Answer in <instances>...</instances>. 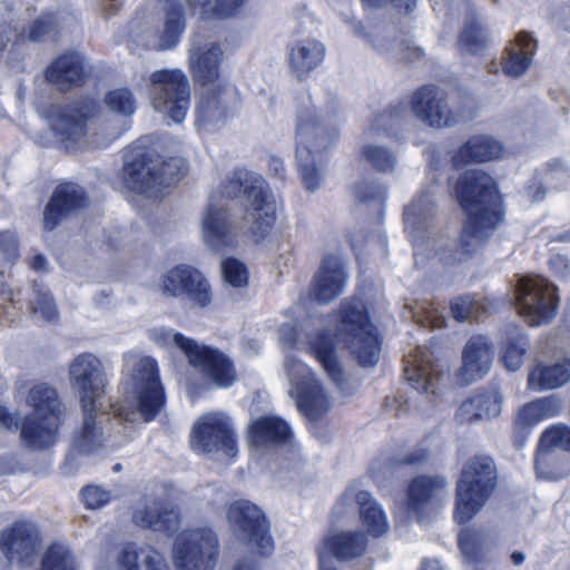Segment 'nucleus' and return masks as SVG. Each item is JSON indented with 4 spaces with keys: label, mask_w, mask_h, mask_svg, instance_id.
I'll return each instance as SVG.
<instances>
[{
    "label": "nucleus",
    "mask_w": 570,
    "mask_h": 570,
    "mask_svg": "<svg viewBox=\"0 0 570 570\" xmlns=\"http://www.w3.org/2000/svg\"><path fill=\"white\" fill-rule=\"evenodd\" d=\"M537 50V40L528 32H519L507 48L503 71L507 76L519 78L525 73L532 63Z\"/></svg>",
    "instance_id": "obj_40"
},
{
    "label": "nucleus",
    "mask_w": 570,
    "mask_h": 570,
    "mask_svg": "<svg viewBox=\"0 0 570 570\" xmlns=\"http://www.w3.org/2000/svg\"><path fill=\"white\" fill-rule=\"evenodd\" d=\"M346 279L347 273L342 257L334 254L326 255L314 276L308 297L301 298L298 306L305 307L313 299L322 304L333 302L343 294Z\"/></svg>",
    "instance_id": "obj_23"
},
{
    "label": "nucleus",
    "mask_w": 570,
    "mask_h": 570,
    "mask_svg": "<svg viewBox=\"0 0 570 570\" xmlns=\"http://www.w3.org/2000/svg\"><path fill=\"white\" fill-rule=\"evenodd\" d=\"M488 312L487 306L475 296L458 297L451 304L452 316L458 322L478 321Z\"/></svg>",
    "instance_id": "obj_45"
},
{
    "label": "nucleus",
    "mask_w": 570,
    "mask_h": 570,
    "mask_svg": "<svg viewBox=\"0 0 570 570\" xmlns=\"http://www.w3.org/2000/svg\"><path fill=\"white\" fill-rule=\"evenodd\" d=\"M159 288L165 296H185L198 307H207L213 301L209 283L197 269L178 265L163 275Z\"/></svg>",
    "instance_id": "obj_20"
},
{
    "label": "nucleus",
    "mask_w": 570,
    "mask_h": 570,
    "mask_svg": "<svg viewBox=\"0 0 570 570\" xmlns=\"http://www.w3.org/2000/svg\"><path fill=\"white\" fill-rule=\"evenodd\" d=\"M118 570H171L167 558L149 544L124 547L117 556Z\"/></svg>",
    "instance_id": "obj_38"
},
{
    "label": "nucleus",
    "mask_w": 570,
    "mask_h": 570,
    "mask_svg": "<svg viewBox=\"0 0 570 570\" xmlns=\"http://www.w3.org/2000/svg\"><path fill=\"white\" fill-rule=\"evenodd\" d=\"M541 421L542 419L539 414L535 404L533 402H530L519 410L514 419V425L519 429H525L531 428Z\"/></svg>",
    "instance_id": "obj_60"
},
{
    "label": "nucleus",
    "mask_w": 570,
    "mask_h": 570,
    "mask_svg": "<svg viewBox=\"0 0 570 570\" xmlns=\"http://www.w3.org/2000/svg\"><path fill=\"white\" fill-rule=\"evenodd\" d=\"M338 331L334 336L321 333L311 342V350L327 375L344 391L343 368L335 347L343 343L362 366H373L380 358L377 330L368 322L364 304L360 299H346L342 304Z\"/></svg>",
    "instance_id": "obj_2"
},
{
    "label": "nucleus",
    "mask_w": 570,
    "mask_h": 570,
    "mask_svg": "<svg viewBox=\"0 0 570 570\" xmlns=\"http://www.w3.org/2000/svg\"><path fill=\"white\" fill-rule=\"evenodd\" d=\"M361 155L374 169L382 173L392 171L396 165L394 154L380 145H365L362 148Z\"/></svg>",
    "instance_id": "obj_48"
},
{
    "label": "nucleus",
    "mask_w": 570,
    "mask_h": 570,
    "mask_svg": "<svg viewBox=\"0 0 570 570\" xmlns=\"http://www.w3.org/2000/svg\"><path fill=\"white\" fill-rule=\"evenodd\" d=\"M55 29V22L50 14L39 17L30 27L28 33L19 32L17 27L0 24V45L4 48L11 41L31 40L40 41L46 39Z\"/></svg>",
    "instance_id": "obj_43"
},
{
    "label": "nucleus",
    "mask_w": 570,
    "mask_h": 570,
    "mask_svg": "<svg viewBox=\"0 0 570 570\" xmlns=\"http://www.w3.org/2000/svg\"><path fill=\"white\" fill-rule=\"evenodd\" d=\"M535 469L538 475L546 480H558L566 474L558 455L552 449H543L540 442L535 459Z\"/></svg>",
    "instance_id": "obj_46"
},
{
    "label": "nucleus",
    "mask_w": 570,
    "mask_h": 570,
    "mask_svg": "<svg viewBox=\"0 0 570 570\" xmlns=\"http://www.w3.org/2000/svg\"><path fill=\"white\" fill-rule=\"evenodd\" d=\"M355 501L360 509V519L366 531L375 538L386 534L390 530L387 517L381 504L365 490L350 487L341 497L336 509H343Z\"/></svg>",
    "instance_id": "obj_30"
},
{
    "label": "nucleus",
    "mask_w": 570,
    "mask_h": 570,
    "mask_svg": "<svg viewBox=\"0 0 570 570\" xmlns=\"http://www.w3.org/2000/svg\"><path fill=\"white\" fill-rule=\"evenodd\" d=\"M20 423V413H10L4 406L0 405V424L8 430L17 431Z\"/></svg>",
    "instance_id": "obj_64"
},
{
    "label": "nucleus",
    "mask_w": 570,
    "mask_h": 570,
    "mask_svg": "<svg viewBox=\"0 0 570 570\" xmlns=\"http://www.w3.org/2000/svg\"><path fill=\"white\" fill-rule=\"evenodd\" d=\"M159 158H151L144 153L126 156L122 169V179L126 187L147 197L157 198L161 195V180H157Z\"/></svg>",
    "instance_id": "obj_25"
},
{
    "label": "nucleus",
    "mask_w": 570,
    "mask_h": 570,
    "mask_svg": "<svg viewBox=\"0 0 570 570\" xmlns=\"http://www.w3.org/2000/svg\"><path fill=\"white\" fill-rule=\"evenodd\" d=\"M517 307L529 325L549 324L558 312L556 287L541 276L520 278L517 286Z\"/></svg>",
    "instance_id": "obj_14"
},
{
    "label": "nucleus",
    "mask_w": 570,
    "mask_h": 570,
    "mask_svg": "<svg viewBox=\"0 0 570 570\" xmlns=\"http://www.w3.org/2000/svg\"><path fill=\"white\" fill-rule=\"evenodd\" d=\"M570 381V358H563L552 364L542 361L537 362L529 368V389L542 392L563 386Z\"/></svg>",
    "instance_id": "obj_39"
},
{
    "label": "nucleus",
    "mask_w": 570,
    "mask_h": 570,
    "mask_svg": "<svg viewBox=\"0 0 570 570\" xmlns=\"http://www.w3.org/2000/svg\"><path fill=\"white\" fill-rule=\"evenodd\" d=\"M35 298L31 301V312L46 322L58 318V309L49 291L42 285H35Z\"/></svg>",
    "instance_id": "obj_49"
},
{
    "label": "nucleus",
    "mask_w": 570,
    "mask_h": 570,
    "mask_svg": "<svg viewBox=\"0 0 570 570\" xmlns=\"http://www.w3.org/2000/svg\"><path fill=\"white\" fill-rule=\"evenodd\" d=\"M81 498L87 508L99 509L110 501L111 493L98 485H87L81 490Z\"/></svg>",
    "instance_id": "obj_57"
},
{
    "label": "nucleus",
    "mask_w": 570,
    "mask_h": 570,
    "mask_svg": "<svg viewBox=\"0 0 570 570\" xmlns=\"http://www.w3.org/2000/svg\"><path fill=\"white\" fill-rule=\"evenodd\" d=\"M41 570H77V564L68 547L52 544L43 556Z\"/></svg>",
    "instance_id": "obj_47"
},
{
    "label": "nucleus",
    "mask_w": 570,
    "mask_h": 570,
    "mask_svg": "<svg viewBox=\"0 0 570 570\" xmlns=\"http://www.w3.org/2000/svg\"><path fill=\"white\" fill-rule=\"evenodd\" d=\"M367 547L363 532L344 531L326 535L317 548L318 563L332 564V557L351 560L361 557Z\"/></svg>",
    "instance_id": "obj_33"
},
{
    "label": "nucleus",
    "mask_w": 570,
    "mask_h": 570,
    "mask_svg": "<svg viewBox=\"0 0 570 570\" xmlns=\"http://www.w3.org/2000/svg\"><path fill=\"white\" fill-rule=\"evenodd\" d=\"M96 112L92 100L63 104L52 108L49 115L51 129L65 149L75 150L87 144V120Z\"/></svg>",
    "instance_id": "obj_18"
},
{
    "label": "nucleus",
    "mask_w": 570,
    "mask_h": 570,
    "mask_svg": "<svg viewBox=\"0 0 570 570\" xmlns=\"http://www.w3.org/2000/svg\"><path fill=\"white\" fill-rule=\"evenodd\" d=\"M411 110L415 118L433 128L450 127L461 118L449 108L444 91L434 86H422L413 92Z\"/></svg>",
    "instance_id": "obj_22"
},
{
    "label": "nucleus",
    "mask_w": 570,
    "mask_h": 570,
    "mask_svg": "<svg viewBox=\"0 0 570 570\" xmlns=\"http://www.w3.org/2000/svg\"><path fill=\"white\" fill-rule=\"evenodd\" d=\"M189 443L198 454H220L228 459L237 454L232 421L223 412L202 415L191 429Z\"/></svg>",
    "instance_id": "obj_15"
},
{
    "label": "nucleus",
    "mask_w": 570,
    "mask_h": 570,
    "mask_svg": "<svg viewBox=\"0 0 570 570\" xmlns=\"http://www.w3.org/2000/svg\"><path fill=\"white\" fill-rule=\"evenodd\" d=\"M365 4L371 7H383L393 3L395 8L405 13L411 12L416 4V0H363Z\"/></svg>",
    "instance_id": "obj_62"
},
{
    "label": "nucleus",
    "mask_w": 570,
    "mask_h": 570,
    "mask_svg": "<svg viewBox=\"0 0 570 570\" xmlns=\"http://www.w3.org/2000/svg\"><path fill=\"white\" fill-rule=\"evenodd\" d=\"M82 423L75 432L72 439V452L91 453L102 446H115L120 441L111 440L108 423L104 425L107 417L102 404H94L89 411L82 410Z\"/></svg>",
    "instance_id": "obj_27"
},
{
    "label": "nucleus",
    "mask_w": 570,
    "mask_h": 570,
    "mask_svg": "<svg viewBox=\"0 0 570 570\" xmlns=\"http://www.w3.org/2000/svg\"><path fill=\"white\" fill-rule=\"evenodd\" d=\"M212 194L220 204L240 196L246 199L240 229L256 239L263 238L275 222L276 204L265 190L264 178L254 171L236 168Z\"/></svg>",
    "instance_id": "obj_3"
},
{
    "label": "nucleus",
    "mask_w": 570,
    "mask_h": 570,
    "mask_svg": "<svg viewBox=\"0 0 570 570\" xmlns=\"http://www.w3.org/2000/svg\"><path fill=\"white\" fill-rule=\"evenodd\" d=\"M39 546V532L32 523L17 521L0 531V551L10 562H29Z\"/></svg>",
    "instance_id": "obj_26"
},
{
    "label": "nucleus",
    "mask_w": 570,
    "mask_h": 570,
    "mask_svg": "<svg viewBox=\"0 0 570 570\" xmlns=\"http://www.w3.org/2000/svg\"><path fill=\"white\" fill-rule=\"evenodd\" d=\"M533 403L535 404L542 421L558 415L563 409L562 399L557 394L540 397L533 401Z\"/></svg>",
    "instance_id": "obj_58"
},
{
    "label": "nucleus",
    "mask_w": 570,
    "mask_h": 570,
    "mask_svg": "<svg viewBox=\"0 0 570 570\" xmlns=\"http://www.w3.org/2000/svg\"><path fill=\"white\" fill-rule=\"evenodd\" d=\"M227 520L234 537L246 549L259 556H268L273 550V540L268 524L259 507L248 500H236L227 509Z\"/></svg>",
    "instance_id": "obj_11"
},
{
    "label": "nucleus",
    "mask_w": 570,
    "mask_h": 570,
    "mask_svg": "<svg viewBox=\"0 0 570 570\" xmlns=\"http://www.w3.org/2000/svg\"><path fill=\"white\" fill-rule=\"evenodd\" d=\"M86 204L82 187L72 183L59 185L45 208L43 227L52 230L62 219L83 208Z\"/></svg>",
    "instance_id": "obj_31"
},
{
    "label": "nucleus",
    "mask_w": 570,
    "mask_h": 570,
    "mask_svg": "<svg viewBox=\"0 0 570 570\" xmlns=\"http://www.w3.org/2000/svg\"><path fill=\"white\" fill-rule=\"evenodd\" d=\"M239 104V94L228 81L207 87L196 107L197 128L204 131L222 128L237 115Z\"/></svg>",
    "instance_id": "obj_17"
},
{
    "label": "nucleus",
    "mask_w": 570,
    "mask_h": 570,
    "mask_svg": "<svg viewBox=\"0 0 570 570\" xmlns=\"http://www.w3.org/2000/svg\"><path fill=\"white\" fill-rule=\"evenodd\" d=\"M284 368L289 382L288 394L295 400L298 411L309 421L321 420L330 412L333 403L320 380L303 362L287 355Z\"/></svg>",
    "instance_id": "obj_9"
},
{
    "label": "nucleus",
    "mask_w": 570,
    "mask_h": 570,
    "mask_svg": "<svg viewBox=\"0 0 570 570\" xmlns=\"http://www.w3.org/2000/svg\"><path fill=\"white\" fill-rule=\"evenodd\" d=\"M405 379L428 401L439 392L440 371L434 362L433 353L428 347H417L405 358Z\"/></svg>",
    "instance_id": "obj_28"
},
{
    "label": "nucleus",
    "mask_w": 570,
    "mask_h": 570,
    "mask_svg": "<svg viewBox=\"0 0 570 570\" xmlns=\"http://www.w3.org/2000/svg\"><path fill=\"white\" fill-rule=\"evenodd\" d=\"M71 389L78 394L81 410L89 411L94 404H102L108 384L105 365L94 353H80L68 366Z\"/></svg>",
    "instance_id": "obj_16"
},
{
    "label": "nucleus",
    "mask_w": 570,
    "mask_h": 570,
    "mask_svg": "<svg viewBox=\"0 0 570 570\" xmlns=\"http://www.w3.org/2000/svg\"><path fill=\"white\" fill-rule=\"evenodd\" d=\"M107 106L117 114L130 116L136 109L134 96L129 89H116L106 96Z\"/></svg>",
    "instance_id": "obj_51"
},
{
    "label": "nucleus",
    "mask_w": 570,
    "mask_h": 570,
    "mask_svg": "<svg viewBox=\"0 0 570 570\" xmlns=\"http://www.w3.org/2000/svg\"><path fill=\"white\" fill-rule=\"evenodd\" d=\"M184 14L179 0H164L163 13L154 21H131V37L149 49H173L185 29Z\"/></svg>",
    "instance_id": "obj_13"
},
{
    "label": "nucleus",
    "mask_w": 570,
    "mask_h": 570,
    "mask_svg": "<svg viewBox=\"0 0 570 570\" xmlns=\"http://www.w3.org/2000/svg\"><path fill=\"white\" fill-rule=\"evenodd\" d=\"M436 206L431 191L419 194L404 210L405 230L417 244L433 228Z\"/></svg>",
    "instance_id": "obj_35"
},
{
    "label": "nucleus",
    "mask_w": 570,
    "mask_h": 570,
    "mask_svg": "<svg viewBox=\"0 0 570 570\" xmlns=\"http://www.w3.org/2000/svg\"><path fill=\"white\" fill-rule=\"evenodd\" d=\"M502 402L503 396L497 389L478 391L460 404L456 419L465 424L497 417L501 413Z\"/></svg>",
    "instance_id": "obj_36"
},
{
    "label": "nucleus",
    "mask_w": 570,
    "mask_h": 570,
    "mask_svg": "<svg viewBox=\"0 0 570 570\" xmlns=\"http://www.w3.org/2000/svg\"><path fill=\"white\" fill-rule=\"evenodd\" d=\"M150 95L154 108L180 124L189 110V82L183 70L160 69L150 75Z\"/></svg>",
    "instance_id": "obj_12"
},
{
    "label": "nucleus",
    "mask_w": 570,
    "mask_h": 570,
    "mask_svg": "<svg viewBox=\"0 0 570 570\" xmlns=\"http://www.w3.org/2000/svg\"><path fill=\"white\" fill-rule=\"evenodd\" d=\"M448 482L442 476H419L407 488L402 510L407 518L423 520L430 512L442 505L446 498Z\"/></svg>",
    "instance_id": "obj_21"
},
{
    "label": "nucleus",
    "mask_w": 570,
    "mask_h": 570,
    "mask_svg": "<svg viewBox=\"0 0 570 570\" xmlns=\"http://www.w3.org/2000/svg\"><path fill=\"white\" fill-rule=\"evenodd\" d=\"M224 281L233 287H243L247 284L248 273L243 263L234 258H227L222 263Z\"/></svg>",
    "instance_id": "obj_55"
},
{
    "label": "nucleus",
    "mask_w": 570,
    "mask_h": 570,
    "mask_svg": "<svg viewBox=\"0 0 570 570\" xmlns=\"http://www.w3.org/2000/svg\"><path fill=\"white\" fill-rule=\"evenodd\" d=\"M336 136V126L325 120L314 106H304L297 112L296 159L306 189L314 191L320 187L322 175L316 168V160L332 147Z\"/></svg>",
    "instance_id": "obj_5"
},
{
    "label": "nucleus",
    "mask_w": 570,
    "mask_h": 570,
    "mask_svg": "<svg viewBox=\"0 0 570 570\" xmlns=\"http://www.w3.org/2000/svg\"><path fill=\"white\" fill-rule=\"evenodd\" d=\"M503 154L502 145L491 136L471 137L453 156L454 166L470 161L484 163L499 159Z\"/></svg>",
    "instance_id": "obj_42"
},
{
    "label": "nucleus",
    "mask_w": 570,
    "mask_h": 570,
    "mask_svg": "<svg viewBox=\"0 0 570 570\" xmlns=\"http://www.w3.org/2000/svg\"><path fill=\"white\" fill-rule=\"evenodd\" d=\"M131 364L130 374L124 380L125 402L132 410L118 407L116 414L120 420L131 421V415L138 412L145 421L153 420L163 411L166 403L164 386L160 382L157 363L149 356H128Z\"/></svg>",
    "instance_id": "obj_6"
},
{
    "label": "nucleus",
    "mask_w": 570,
    "mask_h": 570,
    "mask_svg": "<svg viewBox=\"0 0 570 570\" xmlns=\"http://www.w3.org/2000/svg\"><path fill=\"white\" fill-rule=\"evenodd\" d=\"M150 335L153 341L161 346L177 347L186 356L189 365L204 375L203 387L208 382L218 387H228L235 382L236 373L232 362L218 350L198 344L195 340L170 328H155Z\"/></svg>",
    "instance_id": "obj_7"
},
{
    "label": "nucleus",
    "mask_w": 570,
    "mask_h": 570,
    "mask_svg": "<svg viewBox=\"0 0 570 570\" xmlns=\"http://www.w3.org/2000/svg\"><path fill=\"white\" fill-rule=\"evenodd\" d=\"M497 469L489 456H474L461 472L456 485L455 519L465 523L476 514L495 488Z\"/></svg>",
    "instance_id": "obj_8"
},
{
    "label": "nucleus",
    "mask_w": 570,
    "mask_h": 570,
    "mask_svg": "<svg viewBox=\"0 0 570 570\" xmlns=\"http://www.w3.org/2000/svg\"><path fill=\"white\" fill-rule=\"evenodd\" d=\"M487 43V36L479 26L465 27L460 37V48L464 52L479 53Z\"/></svg>",
    "instance_id": "obj_54"
},
{
    "label": "nucleus",
    "mask_w": 570,
    "mask_h": 570,
    "mask_svg": "<svg viewBox=\"0 0 570 570\" xmlns=\"http://www.w3.org/2000/svg\"><path fill=\"white\" fill-rule=\"evenodd\" d=\"M223 49L218 41L203 32H195L188 50V69L195 83L210 87L220 79Z\"/></svg>",
    "instance_id": "obj_19"
},
{
    "label": "nucleus",
    "mask_w": 570,
    "mask_h": 570,
    "mask_svg": "<svg viewBox=\"0 0 570 570\" xmlns=\"http://www.w3.org/2000/svg\"><path fill=\"white\" fill-rule=\"evenodd\" d=\"M528 345V340L523 336H520L517 341L508 344L502 355V360L509 371L515 372L521 367Z\"/></svg>",
    "instance_id": "obj_56"
},
{
    "label": "nucleus",
    "mask_w": 570,
    "mask_h": 570,
    "mask_svg": "<svg viewBox=\"0 0 570 570\" xmlns=\"http://www.w3.org/2000/svg\"><path fill=\"white\" fill-rule=\"evenodd\" d=\"M291 435L289 425L276 415L261 416L248 426L249 442L258 446L284 443Z\"/></svg>",
    "instance_id": "obj_41"
},
{
    "label": "nucleus",
    "mask_w": 570,
    "mask_h": 570,
    "mask_svg": "<svg viewBox=\"0 0 570 570\" xmlns=\"http://www.w3.org/2000/svg\"><path fill=\"white\" fill-rule=\"evenodd\" d=\"M185 14L199 13L202 19L233 17V4L227 0H184Z\"/></svg>",
    "instance_id": "obj_44"
},
{
    "label": "nucleus",
    "mask_w": 570,
    "mask_h": 570,
    "mask_svg": "<svg viewBox=\"0 0 570 570\" xmlns=\"http://www.w3.org/2000/svg\"><path fill=\"white\" fill-rule=\"evenodd\" d=\"M326 47L314 38L299 39L293 43L288 51V66L291 71L299 79L306 78L311 71L324 61Z\"/></svg>",
    "instance_id": "obj_37"
},
{
    "label": "nucleus",
    "mask_w": 570,
    "mask_h": 570,
    "mask_svg": "<svg viewBox=\"0 0 570 570\" xmlns=\"http://www.w3.org/2000/svg\"><path fill=\"white\" fill-rule=\"evenodd\" d=\"M19 257L18 238L13 232H0V275L10 269Z\"/></svg>",
    "instance_id": "obj_50"
},
{
    "label": "nucleus",
    "mask_w": 570,
    "mask_h": 570,
    "mask_svg": "<svg viewBox=\"0 0 570 570\" xmlns=\"http://www.w3.org/2000/svg\"><path fill=\"white\" fill-rule=\"evenodd\" d=\"M131 520L140 529L166 534L176 532L181 522L178 509L151 497L144 498L134 505Z\"/></svg>",
    "instance_id": "obj_24"
},
{
    "label": "nucleus",
    "mask_w": 570,
    "mask_h": 570,
    "mask_svg": "<svg viewBox=\"0 0 570 570\" xmlns=\"http://www.w3.org/2000/svg\"><path fill=\"white\" fill-rule=\"evenodd\" d=\"M86 77L85 58L78 52L57 57L46 70V80L61 91L81 86Z\"/></svg>",
    "instance_id": "obj_34"
},
{
    "label": "nucleus",
    "mask_w": 570,
    "mask_h": 570,
    "mask_svg": "<svg viewBox=\"0 0 570 570\" xmlns=\"http://www.w3.org/2000/svg\"><path fill=\"white\" fill-rule=\"evenodd\" d=\"M160 169L156 174L157 180H161V193L177 180L185 171V160L180 157H170L167 160L159 159Z\"/></svg>",
    "instance_id": "obj_52"
},
{
    "label": "nucleus",
    "mask_w": 570,
    "mask_h": 570,
    "mask_svg": "<svg viewBox=\"0 0 570 570\" xmlns=\"http://www.w3.org/2000/svg\"><path fill=\"white\" fill-rule=\"evenodd\" d=\"M31 409L27 416L20 415V443L29 450H45L57 440L65 415V406L58 391L45 383L32 386L26 397Z\"/></svg>",
    "instance_id": "obj_4"
},
{
    "label": "nucleus",
    "mask_w": 570,
    "mask_h": 570,
    "mask_svg": "<svg viewBox=\"0 0 570 570\" xmlns=\"http://www.w3.org/2000/svg\"><path fill=\"white\" fill-rule=\"evenodd\" d=\"M355 197L361 202H368L374 199H384L386 195V188L376 184H370L366 181L360 183L354 188Z\"/></svg>",
    "instance_id": "obj_61"
},
{
    "label": "nucleus",
    "mask_w": 570,
    "mask_h": 570,
    "mask_svg": "<svg viewBox=\"0 0 570 570\" xmlns=\"http://www.w3.org/2000/svg\"><path fill=\"white\" fill-rule=\"evenodd\" d=\"M454 193L466 214L455 250L441 253L450 264L466 259L501 222V198L493 178L481 170H466L456 181Z\"/></svg>",
    "instance_id": "obj_1"
},
{
    "label": "nucleus",
    "mask_w": 570,
    "mask_h": 570,
    "mask_svg": "<svg viewBox=\"0 0 570 570\" xmlns=\"http://www.w3.org/2000/svg\"><path fill=\"white\" fill-rule=\"evenodd\" d=\"M19 292L8 284L0 285V316L7 312L9 304H14Z\"/></svg>",
    "instance_id": "obj_63"
},
{
    "label": "nucleus",
    "mask_w": 570,
    "mask_h": 570,
    "mask_svg": "<svg viewBox=\"0 0 570 570\" xmlns=\"http://www.w3.org/2000/svg\"><path fill=\"white\" fill-rule=\"evenodd\" d=\"M459 546L468 562L475 563L480 560V548L476 533L471 531L462 532L459 535Z\"/></svg>",
    "instance_id": "obj_59"
},
{
    "label": "nucleus",
    "mask_w": 570,
    "mask_h": 570,
    "mask_svg": "<svg viewBox=\"0 0 570 570\" xmlns=\"http://www.w3.org/2000/svg\"><path fill=\"white\" fill-rule=\"evenodd\" d=\"M493 362V351L490 341L482 335L470 337L462 351V365L456 372L458 379L469 384L482 379Z\"/></svg>",
    "instance_id": "obj_32"
},
{
    "label": "nucleus",
    "mask_w": 570,
    "mask_h": 570,
    "mask_svg": "<svg viewBox=\"0 0 570 570\" xmlns=\"http://www.w3.org/2000/svg\"><path fill=\"white\" fill-rule=\"evenodd\" d=\"M202 234L204 243L213 249L228 246L234 240L236 226L229 219L226 205L217 202L216 194H210L202 217Z\"/></svg>",
    "instance_id": "obj_29"
},
{
    "label": "nucleus",
    "mask_w": 570,
    "mask_h": 570,
    "mask_svg": "<svg viewBox=\"0 0 570 570\" xmlns=\"http://www.w3.org/2000/svg\"><path fill=\"white\" fill-rule=\"evenodd\" d=\"M540 443L543 449L559 448L570 451V429L566 425L549 428L542 433Z\"/></svg>",
    "instance_id": "obj_53"
},
{
    "label": "nucleus",
    "mask_w": 570,
    "mask_h": 570,
    "mask_svg": "<svg viewBox=\"0 0 570 570\" xmlns=\"http://www.w3.org/2000/svg\"><path fill=\"white\" fill-rule=\"evenodd\" d=\"M218 556L217 535L203 527L186 529L176 538L171 560L176 570H214Z\"/></svg>",
    "instance_id": "obj_10"
}]
</instances>
